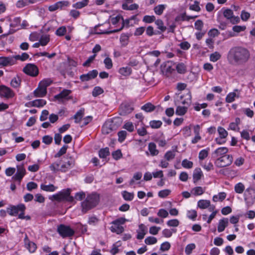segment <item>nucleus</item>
I'll return each instance as SVG.
<instances>
[{
    "instance_id": "obj_22",
    "label": "nucleus",
    "mask_w": 255,
    "mask_h": 255,
    "mask_svg": "<svg viewBox=\"0 0 255 255\" xmlns=\"http://www.w3.org/2000/svg\"><path fill=\"white\" fill-rule=\"evenodd\" d=\"M229 220L228 218H223L221 219L218 224V231L219 232H222L224 231L226 227L228 226Z\"/></svg>"
},
{
    "instance_id": "obj_34",
    "label": "nucleus",
    "mask_w": 255,
    "mask_h": 255,
    "mask_svg": "<svg viewBox=\"0 0 255 255\" xmlns=\"http://www.w3.org/2000/svg\"><path fill=\"white\" fill-rule=\"evenodd\" d=\"M210 205V201L207 200H200L197 203V206L201 209H206Z\"/></svg>"
},
{
    "instance_id": "obj_25",
    "label": "nucleus",
    "mask_w": 255,
    "mask_h": 255,
    "mask_svg": "<svg viewBox=\"0 0 255 255\" xmlns=\"http://www.w3.org/2000/svg\"><path fill=\"white\" fill-rule=\"evenodd\" d=\"M148 149L152 156H156L159 153V151L156 149V145L154 142H150L148 145Z\"/></svg>"
},
{
    "instance_id": "obj_50",
    "label": "nucleus",
    "mask_w": 255,
    "mask_h": 255,
    "mask_svg": "<svg viewBox=\"0 0 255 255\" xmlns=\"http://www.w3.org/2000/svg\"><path fill=\"white\" fill-rule=\"evenodd\" d=\"M187 217L193 221H195L197 216V212L195 210H189L187 212Z\"/></svg>"
},
{
    "instance_id": "obj_38",
    "label": "nucleus",
    "mask_w": 255,
    "mask_h": 255,
    "mask_svg": "<svg viewBox=\"0 0 255 255\" xmlns=\"http://www.w3.org/2000/svg\"><path fill=\"white\" fill-rule=\"evenodd\" d=\"M155 107L150 103H148L142 106L141 108V110L146 112H151L154 110Z\"/></svg>"
},
{
    "instance_id": "obj_30",
    "label": "nucleus",
    "mask_w": 255,
    "mask_h": 255,
    "mask_svg": "<svg viewBox=\"0 0 255 255\" xmlns=\"http://www.w3.org/2000/svg\"><path fill=\"white\" fill-rule=\"evenodd\" d=\"M197 17V15L195 16H188L186 15L185 12L181 14L179 16H178L176 17L175 20H181V21H189L190 19H194Z\"/></svg>"
},
{
    "instance_id": "obj_33",
    "label": "nucleus",
    "mask_w": 255,
    "mask_h": 255,
    "mask_svg": "<svg viewBox=\"0 0 255 255\" xmlns=\"http://www.w3.org/2000/svg\"><path fill=\"white\" fill-rule=\"evenodd\" d=\"M166 7V4H159L154 7L153 9L154 12L156 14L160 15L163 13V12L165 10Z\"/></svg>"
},
{
    "instance_id": "obj_23",
    "label": "nucleus",
    "mask_w": 255,
    "mask_h": 255,
    "mask_svg": "<svg viewBox=\"0 0 255 255\" xmlns=\"http://www.w3.org/2000/svg\"><path fill=\"white\" fill-rule=\"evenodd\" d=\"M122 25L121 27V28H120L119 29H114L113 30L107 31L106 32H105L104 33L111 34V33H113L117 32H119V31L122 30L125 25L127 27H128L129 26V21H130L129 19H127L126 20H124V18L123 17V19H122Z\"/></svg>"
},
{
    "instance_id": "obj_24",
    "label": "nucleus",
    "mask_w": 255,
    "mask_h": 255,
    "mask_svg": "<svg viewBox=\"0 0 255 255\" xmlns=\"http://www.w3.org/2000/svg\"><path fill=\"white\" fill-rule=\"evenodd\" d=\"M46 104V101L43 99H37L29 103L32 107L40 108L43 107Z\"/></svg>"
},
{
    "instance_id": "obj_39",
    "label": "nucleus",
    "mask_w": 255,
    "mask_h": 255,
    "mask_svg": "<svg viewBox=\"0 0 255 255\" xmlns=\"http://www.w3.org/2000/svg\"><path fill=\"white\" fill-rule=\"evenodd\" d=\"M245 187L244 185L239 182L235 185V191L238 194H242L245 190Z\"/></svg>"
},
{
    "instance_id": "obj_59",
    "label": "nucleus",
    "mask_w": 255,
    "mask_h": 255,
    "mask_svg": "<svg viewBox=\"0 0 255 255\" xmlns=\"http://www.w3.org/2000/svg\"><path fill=\"white\" fill-rule=\"evenodd\" d=\"M118 137H119V141L120 142H123L127 135V132L125 130H121L118 132Z\"/></svg>"
},
{
    "instance_id": "obj_42",
    "label": "nucleus",
    "mask_w": 255,
    "mask_h": 255,
    "mask_svg": "<svg viewBox=\"0 0 255 255\" xmlns=\"http://www.w3.org/2000/svg\"><path fill=\"white\" fill-rule=\"evenodd\" d=\"M25 246L30 253H34L37 249L36 244L32 242H28V243L25 245Z\"/></svg>"
},
{
    "instance_id": "obj_3",
    "label": "nucleus",
    "mask_w": 255,
    "mask_h": 255,
    "mask_svg": "<svg viewBox=\"0 0 255 255\" xmlns=\"http://www.w3.org/2000/svg\"><path fill=\"white\" fill-rule=\"evenodd\" d=\"M71 190L70 188L63 189L58 192L57 194L53 195L49 199L52 201L55 200L58 202L66 201L69 203L74 202V197L70 196Z\"/></svg>"
},
{
    "instance_id": "obj_14",
    "label": "nucleus",
    "mask_w": 255,
    "mask_h": 255,
    "mask_svg": "<svg viewBox=\"0 0 255 255\" xmlns=\"http://www.w3.org/2000/svg\"><path fill=\"white\" fill-rule=\"evenodd\" d=\"M133 110V108L128 103H123L120 106V114L121 116H126Z\"/></svg>"
},
{
    "instance_id": "obj_27",
    "label": "nucleus",
    "mask_w": 255,
    "mask_h": 255,
    "mask_svg": "<svg viewBox=\"0 0 255 255\" xmlns=\"http://www.w3.org/2000/svg\"><path fill=\"white\" fill-rule=\"evenodd\" d=\"M205 191V188L201 186H197L193 188L191 190V193L194 196H200L202 195Z\"/></svg>"
},
{
    "instance_id": "obj_20",
    "label": "nucleus",
    "mask_w": 255,
    "mask_h": 255,
    "mask_svg": "<svg viewBox=\"0 0 255 255\" xmlns=\"http://www.w3.org/2000/svg\"><path fill=\"white\" fill-rule=\"evenodd\" d=\"M236 92L240 93V91L236 89L234 90L233 92L229 93L226 98V102L229 103H232L235 101L236 97L239 98V94H237Z\"/></svg>"
},
{
    "instance_id": "obj_53",
    "label": "nucleus",
    "mask_w": 255,
    "mask_h": 255,
    "mask_svg": "<svg viewBox=\"0 0 255 255\" xmlns=\"http://www.w3.org/2000/svg\"><path fill=\"white\" fill-rule=\"evenodd\" d=\"M174 70L172 66L168 64H165L164 66L162 68V72L165 73V74L167 75L169 74H171Z\"/></svg>"
},
{
    "instance_id": "obj_40",
    "label": "nucleus",
    "mask_w": 255,
    "mask_h": 255,
    "mask_svg": "<svg viewBox=\"0 0 255 255\" xmlns=\"http://www.w3.org/2000/svg\"><path fill=\"white\" fill-rule=\"evenodd\" d=\"M111 231L113 233H116L118 234L122 233L124 231V228L121 225H114L111 227Z\"/></svg>"
},
{
    "instance_id": "obj_45",
    "label": "nucleus",
    "mask_w": 255,
    "mask_h": 255,
    "mask_svg": "<svg viewBox=\"0 0 255 255\" xmlns=\"http://www.w3.org/2000/svg\"><path fill=\"white\" fill-rule=\"evenodd\" d=\"M187 107L178 106L176 109L175 113L179 116L184 115L187 111Z\"/></svg>"
},
{
    "instance_id": "obj_61",
    "label": "nucleus",
    "mask_w": 255,
    "mask_h": 255,
    "mask_svg": "<svg viewBox=\"0 0 255 255\" xmlns=\"http://www.w3.org/2000/svg\"><path fill=\"white\" fill-rule=\"evenodd\" d=\"M49 35H42L39 39L40 45L42 46L46 45L49 41Z\"/></svg>"
},
{
    "instance_id": "obj_16",
    "label": "nucleus",
    "mask_w": 255,
    "mask_h": 255,
    "mask_svg": "<svg viewBox=\"0 0 255 255\" xmlns=\"http://www.w3.org/2000/svg\"><path fill=\"white\" fill-rule=\"evenodd\" d=\"M25 169L23 166H17V172L12 177V178L15 180H17L20 182L25 174Z\"/></svg>"
},
{
    "instance_id": "obj_51",
    "label": "nucleus",
    "mask_w": 255,
    "mask_h": 255,
    "mask_svg": "<svg viewBox=\"0 0 255 255\" xmlns=\"http://www.w3.org/2000/svg\"><path fill=\"white\" fill-rule=\"evenodd\" d=\"M104 92V90L99 86L95 87L92 92V96L94 97H96L99 95L102 94Z\"/></svg>"
},
{
    "instance_id": "obj_47",
    "label": "nucleus",
    "mask_w": 255,
    "mask_h": 255,
    "mask_svg": "<svg viewBox=\"0 0 255 255\" xmlns=\"http://www.w3.org/2000/svg\"><path fill=\"white\" fill-rule=\"evenodd\" d=\"M62 161V160H60L59 162H54L51 164L49 166L50 170L54 172L60 170Z\"/></svg>"
},
{
    "instance_id": "obj_54",
    "label": "nucleus",
    "mask_w": 255,
    "mask_h": 255,
    "mask_svg": "<svg viewBox=\"0 0 255 255\" xmlns=\"http://www.w3.org/2000/svg\"><path fill=\"white\" fill-rule=\"evenodd\" d=\"M217 130L220 137L222 138H226L228 135L227 131L224 128L221 127H219L218 128Z\"/></svg>"
},
{
    "instance_id": "obj_62",
    "label": "nucleus",
    "mask_w": 255,
    "mask_h": 255,
    "mask_svg": "<svg viewBox=\"0 0 255 255\" xmlns=\"http://www.w3.org/2000/svg\"><path fill=\"white\" fill-rule=\"evenodd\" d=\"M150 126L153 128H159L162 125V122L160 121H151L149 123Z\"/></svg>"
},
{
    "instance_id": "obj_37",
    "label": "nucleus",
    "mask_w": 255,
    "mask_h": 255,
    "mask_svg": "<svg viewBox=\"0 0 255 255\" xmlns=\"http://www.w3.org/2000/svg\"><path fill=\"white\" fill-rule=\"evenodd\" d=\"M110 155V151L108 147L101 149L99 151V156L101 158H105Z\"/></svg>"
},
{
    "instance_id": "obj_52",
    "label": "nucleus",
    "mask_w": 255,
    "mask_h": 255,
    "mask_svg": "<svg viewBox=\"0 0 255 255\" xmlns=\"http://www.w3.org/2000/svg\"><path fill=\"white\" fill-rule=\"evenodd\" d=\"M13 57L15 58V63L16 61L17 60H19L22 61L26 60L29 58V55L26 53H22L21 55H17Z\"/></svg>"
},
{
    "instance_id": "obj_46",
    "label": "nucleus",
    "mask_w": 255,
    "mask_h": 255,
    "mask_svg": "<svg viewBox=\"0 0 255 255\" xmlns=\"http://www.w3.org/2000/svg\"><path fill=\"white\" fill-rule=\"evenodd\" d=\"M122 195L124 199L126 201H131L134 197V194L133 193H129L126 191H124L122 192Z\"/></svg>"
},
{
    "instance_id": "obj_55",
    "label": "nucleus",
    "mask_w": 255,
    "mask_h": 255,
    "mask_svg": "<svg viewBox=\"0 0 255 255\" xmlns=\"http://www.w3.org/2000/svg\"><path fill=\"white\" fill-rule=\"evenodd\" d=\"M155 20V17L154 15H146L143 16L142 21L146 23H151Z\"/></svg>"
},
{
    "instance_id": "obj_60",
    "label": "nucleus",
    "mask_w": 255,
    "mask_h": 255,
    "mask_svg": "<svg viewBox=\"0 0 255 255\" xmlns=\"http://www.w3.org/2000/svg\"><path fill=\"white\" fill-rule=\"evenodd\" d=\"M68 146L67 145H63L60 149L58 151V152L54 155V157L56 158L59 157L63 155L66 152V150L67 149Z\"/></svg>"
},
{
    "instance_id": "obj_36",
    "label": "nucleus",
    "mask_w": 255,
    "mask_h": 255,
    "mask_svg": "<svg viewBox=\"0 0 255 255\" xmlns=\"http://www.w3.org/2000/svg\"><path fill=\"white\" fill-rule=\"evenodd\" d=\"M89 0H82L73 4V7L77 9L82 8L88 4Z\"/></svg>"
},
{
    "instance_id": "obj_35",
    "label": "nucleus",
    "mask_w": 255,
    "mask_h": 255,
    "mask_svg": "<svg viewBox=\"0 0 255 255\" xmlns=\"http://www.w3.org/2000/svg\"><path fill=\"white\" fill-rule=\"evenodd\" d=\"M132 70L129 67H124L120 68L119 72L121 75L127 76H129L131 73Z\"/></svg>"
},
{
    "instance_id": "obj_13",
    "label": "nucleus",
    "mask_w": 255,
    "mask_h": 255,
    "mask_svg": "<svg viewBox=\"0 0 255 255\" xmlns=\"http://www.w3.org/2000/svg\"><path fill=\"white\" fill-rule=\"evenodd\" d=\"M98 74L97 70H93L89 71L87 74H84L80 75V79L82 82L89 81L92 79L95 78Z\"/></svg>"
},
{
    "instance_id": "obj_44",
    "label": "nucleus",
    "mask_w": 255,
    "mask_h": 255,
    "mask_svg": "<svg viewBox=\"0 0 255 255\" xmlns=\"http://www.w3.org/2000/svg\"><path fill=\"white\" fill-rule=\"evenodd\" d=\"M175 156V151L170 150L167 151L164 154V158L167 161H170L174 158Z\"/></svg>"
},
{
    "instance_id": "obj_41",
    "label": "nucleus",
    "mask_w": 255,
    "mask_h": 255,
    "mask_svg": "<svg viewBox=\"0 0 255 255\" xmlns=\"http://www.w3.org/2000/svg\"><path fill=\"white\" fill-rule=\"evenodd\" d=\"M155 24L157 25V28L161 31L160 32L161 33L166 30V27L164 26L163 22L161 19H158L155 20Z\"/></svg>"
},
{
    "instance_id": "obj_5",
    "label": "nucleus",
    "mask_w": 255,
    "mask_h": 255,
    "mask_svg": "<svg viewBox=\"0 0 255 255\" xmlns=\"http://www.w3.org/2000/svg\"><path fill=\"white\" fill-rule=\"evenodd\" d=\"M75 164V160L72 156H68L61 162L60 171L63 172L67 171L69 169L73 168Z\"/></svg>"
},
{
    "instance_id": "obj_7",
    "label": "nucleus",
    "mask_w": 255,
    "mask_h": 255,
    "mask_svg": "<svg viewBox=\"0 0 255 255\" xmlns=\"http://www.w3.org/2000/svg\"><path fill=\"white\" fill-rule=\"evenodd\" d=\"M26 209L25 205L23 204H20L17 206L11 205L7 208V212L12 216H16L20 211H24Z\"/></svg>"
},
{
    "instance_id": "obj_10",
    "label": "nucleus",
    "mask_w": 255,
    "mask_h": 255,
    "mask_svg": "<svg viewBox=\"0 0 255 255\" xmlns=\"http://www.w3.org/2000/svg\"><path fill=\"white\" fill-rule=\"evenodd\" d=\"M244 195V200L247 204H249L251 202H253L255 200V189L252 187L247 188Z\"/></svg>"
},
{
    "instance_id": "obj_57",
    "label": "nucleus",
    "mask_w": 255,
    "mask_h": 255,
    "mask_svg": "<svg viewBox=\"0 0 255 255\" xmlns=\"http://www.w3.org/2000/svg\"><path fill=\"white\" fill-rule=\"evenodd\" d=\"M196 246L194 244H190L186 246L185 250V252L187 255H189L191 254L192 251L195 249Z\"/></svg>"
},
{
    "instance_id": "obj_6",
    "label": "nucleus",
    "mask_w": 255,
    "mask_h": 255,
    "mask_svg": "<svg viewBox=\"0 0 255 255\" xmlns=\"http://www.w3.org/2000/svg\"><path fill=\"white\" fill-rule=\"evenodd\" d=\"M57 232L63 238L72 237L74 234V231L69 226L61 224L57 228Z\"/></svg>"
},
{
    "instance_id": "obj_63",
    "label": "nucleus",
    "mask_w": 255,
    "mask_h": 255,
    "mask_svg": "<svg viewBox=\"0 0 255 255\" xmlns=\"http://www.w3.org/2000/svg\"><path fill=\"white\" fill-rule=\"evenodd\" d=\"M170 193L171 191L169 189H164L160 191L158 193V195L159 197L164 198L168 196Z\"/></svg>"
},
{
    "instance_id": "obj_2",
    "label": "nucleus",
    "mask_w": 255,
    "mask_h": 255,
    "mask_svg": "<svg viewBox=\"0 0 255 255\" xmlns=\"http://www.w3.org/2000/svg\"><path fill=\"white\" fill-rule=\"evenodd\" d=\"M99 201V195L96 193L88 195L85 200L81 202L83 213L85 214L95 207L98 204Z\"/></svg>"
},
{
    "instance_id": "obj_1",
    "label": "nucleus",
    "mask_w": 255,
    "mask_h": 255,
    "mask_svg": "<svg viewBox=\"0 0 255 255\" xmlns=\"http://www.w3.org/2000/svg\"><path fill=\"white\" fill-rule=\"evenodd\" d=\"M250 57L249 51L242 46L231 48L227 54V60L232 65H241L248 61Z\"/></svg>"
},
{
    "instance_id": "obj_28",
    "label": "nucleus",
    "mask_w": 255,
    "mask_h": 255,
    "mask_svg": "<svg viewBox=\"0 0 255 255\" xmlns=\"http://www.w3.org/2000/svg\"><path fill=\"white\" fill-rule=\"evenodd\" d=\"M85 110L84 108H81L80 110H79L76 114L74 116V119L75 120V123H79L81 121L84 115Z\"/></svg>"
},
{
    "instance_id": "obj_11",
    "label": "nucleus",
    "mask_w": 255,
    "mask_h": 255,
    "mask_svg": "<svg viewBox=\"0 0 255 255\" xmlns=\"http://www.w3.org/2000/svg\"><path fill=\"white\" fill-rule=\"evenodd\" d=\"M23 71L26 74L31 76H36L38 74L37 67L33 64H27L23 69Z\"/></svg>"
},
{
    "instance_id": "obj_4",
    "label": "nucleus",
    "mask_w": 255,
    "mask_h": 255,
    "mask_svg": "<svg viewBox=\"0 0 255 255\" xmlns=\"http://www.w3.org/2000/svg\"><path fill=\"white\" fill-rule=\"evenodd\" d=\"M233 161V156L226 154L215 160L214 164L215 166L218 168L225 167L230 166L232 163Z\"/></svg>"
},
{
    "instance_id": "obj_12",
    "label": "nucleus",
    "mask_w": 255,
    "mask_h": 255,
    "mask_svg": "<svg viewBox=\"0 0 255 255\" xmlns=\"http://www.w3.org/2000/svg\"><path fill=\"white\" fill-rule=\"evenodd\" d=\"M228 148L226 147H220L212 153V158L215 160L226 154L228 152Z\"/></svg>"
},
{
    "instance_id": "obj_32",
    "label": "nucleus",
    "mask_w": 255,
    "mask_h": 255,
    "mask_svg": "<svg viewBox=\"0 0 255 255\" xmlns=\"http://www.w3.org/2000/svg\"><path fill=\"white\" fill-rule=\"evenodd\" d=\"M20 83V78L19 76H16L12 79L10 82V85L14 88H17L19 87Z\"/></svg>"
},
{
    "instance_id": "obj_18",
    "label": "nucleus",
    "mask_w": 255,
    "mask_h": 255,
    "mask_svg": "<svg viewBox=\"0 0 255 255\" xmlns=\"http://www.w3.org/2000/svg\"><path fill=\"white\" fill-rule=\"evenodd\" d=\"M46 94L47 89L40 86L39 84L38 87L33 92V94L35 97H43Z\"/></svg>"
},
{
    "instance_id": "obj_29",
    "label": "nucleus",
    "mask_w": 255,
    "mask_h": 255,
    "mask_svg": "<svg viewBox=\"0 0 255 255\" xmlns=\"http://www.w3.org/2000/svg\"><path fill=\"white\" fill-rule=\"evenodd\" d=\"M130 35L128 33H122L121 35L120 41L122 46H126L128 45L129 41Z\"/></svg>"
},
{
    "instance_id": "obj_9",
    "label": "nucleus",
    "mask_w": 255,
    "mask_h": 255,
    "mask_svg": "<svg viewBox=\"0 0 255 255\" xmlns=\"http://www.w3.org/2000/svg\"><path fill=\"white\" fill-rule=\"evenodd\" d=\"M14 96V93L10 88L5 85H0V97L10 99Z\"/></svg>"
},
{
    "instance_id": "obj_64",
    "label": "nucleus",
    "mask_w": 255,
    "mask_h": 255,
    "mask_svg": "<svg viewBox=\"0 0 255 255\" xmlns=\"http://www.w3.org/2000/svg\"><path fill=\"white\" fill-rule=\"evenodd\" d=\"M128 220L125 218L121 217L120 218L116 220L113 221L112 222V224L114 225H121L124 224L126 221H128Z\"/></svg>"
},
{
    "instance_id": "obj_31",
    "label": "nucleus",
    "mask_w": 255,
    "mask_h": 255,
    "mask_svg": "<svg viewBox=\"0 0 255 255\" xmlns=\"http://www.w3.org/2000/svg\"><path fill=\"white\" fill-rule=\"evenodd\" d=\"M40 188L46 192H54L57 189V187L53 184L45 185L42 184L40 185Z\"/></svg>"
},
{
    "instance_id": "obj_21",
    "label": "nucleus",
    "mask_w": 255,
    "mask_h": 255,
    "mask_svg": "<svg viewBox=\"0 0 255 255\" xmlns=\"http://www.w3.org/2000/svg\"><path fill=\"white\" fill-rule=\"evenodd\" d=\"M191 93L190 91H188L185 95H181L180 96V99L181 103L183 105H189L191 103Z\"/></svg>"
},
{
    "instance_id": "obj_8",
    "label": "nucleus",
    "mask_w": 255,
    "mask_h": 255,
    "mask_svg": "<svg viewBox=\"0 0 255 255\" xmlns=\"http://www.w3.org/2000/svg\"><path fill=\"white\" fill-rule=\"evenodd\" d=\"M72 93L71 90L68 89L63 90L59 94L54 96V99L59 103H63L65 100L71 99L69 95Z\"/></svg>"
},
{
    "instance_id": "obj_56",
    "label": "nucleus",
    "mask_w": 255,
    "mask_h": 255,
    "mask_svg": "<svg viewBox=\"0 0 255 255\" xmlns=\"http://www.w3.org/2000/svg\"><path fill=\"white\" fill-rule=\"evenodd\" d=\"M157 240L155 237L150 236L145 238L144 242L146 245H153L157 243Z\"/></svg>"
},
{
    "instance_id": "obj_43",
    "label": "nucleus",
    "mask_w": 255,
    "mask_h": 255,
    "mask_svg": "<svg viewBox=\"0 0 255 255\" xmlns=\"http://www.w3.org/2000/svg\"><path fill=\"white\" fill-rule=\"evenodd\" d=\"M209 150V148H207L206 149L201 150L199 153L198 157L199 160H203L207 157L208 155Z\"/></svg>"
},
{
    "instance_id": "obj_26",
    "label": "nucleus",
    "mask_w": 255,
    "mask_h": 255,
    "mask_svg": "<svg viewBox=\"0 0 255 255\" xmlns=\"http://www.w3.org/2000/svg\"><path fill=\"white\" fill-rule=\"evenodd\" d=\"M202 175L203 173L200 168L195 169L193 174V182L196 183L201 179Z\"/></svg>"
},
{
    "instance_id": "obj_17",
    "label": "nucleus",
    "mask_w": 255,
    "mask_h": 255,
    "mask_svg": "<svg viewBox=\"0 0 255 255\" xmlns=\"http://www.w3.org/2000/svg\"><path fill=\"white\" fill-rule=\"evenodd\" d=\"M137 235L136 238L138 240L143 239L144 236L147 233V227L143 224H141L138 226V230L137 231Z\"/></svg>"
},
{
    "instance_id": "obj_19",
    "label": "nucleus",
    "mask_w": 255,
    "mask_h": 255,
    "mask_svg": "<svg viewBox=\"0 0 255 255\" xmlns=\"http://www.w3.org/2000/svg\"><path fill=\"white\" fill-rule=\"evenodd\" d=\"M39 0H19L16 3L17 8H22L29 4H33L37 2Z\"/></svg>"
},
{
    "instance_id": "obj_48",
    "label": "nucleus",
    "mask_w": 255,
    "mask_h": 255,
    "mask_svg": "<svg viewBox=\"0 0 255 255\" xmlns=\"http://www.w3.org/2000/svg\"><path fill=\"white\" fill-rule=\"evenodd\" d=\"M221 57V55L218 52H215L212 53L210 56V60L211 61L215 62L220 59Z\"/></svg>"
},
{
    "instance_id": "obj_15",
    "label": "nucleus",
    "mask_w": 255,
    "mask_h": 255,
    "mask_svg": "<svg viewBox=\"0 0 255 255\" xmlns=\"http://www.w3.org/2000/svg\"><path fill=\"white\" fill-rule=\"evenodd\" d=\"M15 64V58L13 56L0 57V65L6 66Z\"/></svg>"
},
{
    "instance_id": "obj_58",
    "label": "nucleus",
    "mask_w": 255,
    "mask_h": 255,
    "mask_svg": "<svg viewBox=\"0 0 255 255\" xmlns=\"http://www.w3.org/2000/svg\"><path fill=\"white\" fill-rule=\"evenodd\" d=\"M52 82V81L51 79H47L41 81L39 84L40 86H42L45 89H47V87L50 86Z\"/></svg>"
},
{
    "instance_id": "obj_49",
    "label": "nucleus",
    "mask_w": 255,
    "mask_h": 255,
    "mask_svg": "<svg viewBox=\"0 0 255 255\" xmlns=\"http://www.w3.org/2000/svg\"><path fill=\"white\" fill-rule=\"evenodd\" d=\"M176 70L178 73L180 74H184L186 71V67L184 63H180L177 65Z\"/></svg>"
}]
</instances>
